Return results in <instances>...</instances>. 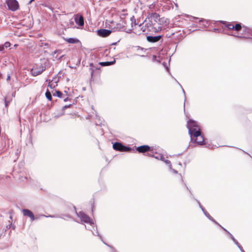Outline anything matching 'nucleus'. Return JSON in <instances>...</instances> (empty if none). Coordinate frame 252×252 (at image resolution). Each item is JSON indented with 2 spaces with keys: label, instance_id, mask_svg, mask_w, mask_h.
Instances as JSON below:
<instances>
[{
  "label": "nucleus",
  "instance_id": "5",
  "mask_svg": "<svg viewBox=\"0 0 252 252\" xmlns=\"http://www.w3.org/2000/svg\"><path fill=\"white\" fill-rule=\"evenodd\" d=\"M152 21L155 22L157 25L161 27V26H166L169 24V20L166 17H150Z\"/></svg>",
  "mask_w": 252,
  "mask_h": 252
},
{
  "label": "nucleus",
  "instance_id": "21",
  "mask_svg": "<svg viewBox=\"0 0 252 252\" xmlns=\"http://www.w3.org/2000/svg\"><path fill=\"white\" fill-rule=\"evenodd\" d=\"M227 232L229 234L231 239L235 243V244L238 246V248H240V246H241L238 242V241L235 239V238L233 237V236L231 233H230L229 232H228V231H227Z\"/></svg>",
  "mask_w": 252,
  "mask_h": 252
},
{
  "label": "nucleus",
  "instance_id": "34",
  "mask_svg": "<svg viewBox=\"0 0 252 252\" xmlns=\"http://www.w3.org/2000/svg\"><path fill=\"white\" fill-rule=\"evenodd\" d=\"M42 216L46 217H48V216H45V215H42ZM48 217H53L52 216H49Z\"/></svg>",
  "mask_w": 252,
  "mask_h": 252
},
{
  "label": "nucleus",
  "instance_id": "36",
  "mask_svg": "<svg viewBox=\"0 0 252 252\" xmlns=\"http://www.w3.org/2000/svg\"><path fill=\"white\" fill-rule=\"evenodd\" d=\"M58 52V51H55V52H54V53H55V54H56V53H57Z\"/></svg>",
  "mask_w": 252,
  "mask_h": 252
},
{
  "label": "nucleus",
  "instance_id": "37",
  "mask_svg": "<svg viewBox=\"0 0 252 252\" xmlns=\"http://www.w3.org/2000/svg\"><path fill=\"white\" fill-rule=\"evenodd\" d=\"M9 218H10V219H12V216H10Z\"/></svg>",
  "mask_w": 252,
  "mask_h": 252
},
{
  "label": "nucleus",
  "instance_id": "10",
  "mask_svg": "<svg viewBox=\"0 0 252 252\" xmlns=\"http://www.w3.org/2000/svg\"><path fill=\"white\" fill-rule=\"evenodd\" d=\"M113 147L115 150L121 152H128L130 150L129 147L125 146L121 143L118 142L115 143L113 145Z\"/></svg>",
  "mask_w": 252,
  "mask_h": 252
},
{
  "label": "nucleus",
  "instance_id": "22",
  "mask_svg": "<svg viewBox=\"0 0 252 252\" xmlns=\"http://www.w3.org/2000/svg\"><path fill=\"white\" fill-rule=\"evenodd\" d=\"M45 96H46V98L49 100H51V99H52V95H51V93L48 90H47L46 91V92L45 93Z\"/></svg>",
  "mask_w": 252,
  "mask_h": 252
},
{
  "label": "nucleus",
  "instance_id": "13",
  "mask_svg": "<svg viewBox=\"0 0 252 252\" xmlns=\"http://www.w3.org/2000/svg\"><path fill=\"white\" fill-rule=\"evenodd\" d=\"M161 38V35L158 36H147V40L150 42L155 43L159 41Z\"/></svg>",
  "mask_w": 252,
  "mask_h": 252
},
{
  "label": "nucleus",
  "instance_id": "4",
  "mask_svg": "<svg viewBox=\"0 0 252 252\" xmlns=\"http://www.w3.org/2000/svg\"><path fill=\"white\" fill-rule=\"evenodd\" d=\"M187 127L189 129V135L192 134L196 131L200 130V127L197 123L192 120H189L188 122Z\"/></svg>",
  "mask_w": 252,
  "mask_h": 252
},
{
  "label": "nucleus",
  "instance_id": "38",
  "mask_svg": "<svg viewBox=\"0 0 252 252\" xmlns=\"http://www.w3.org/2000/svg\"><path fill=\"white\" fill-rule=\"evenodd\" d=\"M11 225V223L10 224V225L9 226L8 228H10V226Z\"/></svg>",
  "mask_w": 252,
  "mask_h": 252
},
{
  "label": "nucleus",
  "instance_id": "15",
  "mask_svg": "<svg viewBox=\"0 0 252 252\" xmlns=\"http://www.w3.org/2000/svg\"><path fill=\"white\" fill-rule=\"evenodd\" d=\"M197 202L199 205L200 208L203 212L204 215L211 220L214 222L216 223H218L215 220L209 215V214L205 210V209L202 206L199 201H197Z\"/></svg>",
  "mask_w": 252,
  "mask_h": 252
},
{
  "label": "nucleus",
  "instance_id": "28",
  "mask_svg": "<svg viewBox=\"0 0 252 252\" xmlns=\"http://www.w3.org/2000/svg\"><path fill=\"white\" fill-rule=\"evenodd\" d=\"M96 234H94V233H93V234H94V235H97L98 236H99V238L102 240L101 236H100V235H99V233H98V232L97 231H96Z\"/></svg>",
  "mask_w": 252,
  "mask_h": 252
},
{
  "label": "nucleus",
  "instance_id": "26",
  "mask_svg": "<svg viewBox=\"0 0 252 252\" xmlns=\"http://www.w3.org/2000/svg\"><path fill=\"white\" fill-rule=\"evenodd\" d=\"M5 49V48L3 45H0V52H4Z\"/></svg>",
  "mask_w": 252,
  "mask_h": 252
},
{
  "label": "nucleus",
  "instance_id": "7",
  "mask_svg": "<svg viewBox=\"0 0 252 252\" xmlns=\"http://www.w3.org/2000/svg\"><path fill=\"white\" fill-rule=\"evenodd\" d=\"M77 216L80 219L81 221L90 224V225L94 224V221L93 219L90 218L88 215L85 214L83 212H79V213H76Z\"/></svg>",
  "mask_w": 252,
  "mask_h": 252
},
{
  "label": "nucleus",
  "instance_id": "31",
  "mask_svg": "<svg viewBox=\"0 0 252 252\" xmlns=\"http://www.w3.org/2000/svg\"><path fill=\"white\" fill-rule=\"evenodd\" d=\"M239 249H240V250L241 251V252H245L243 250V248H242V246H240V248H239Z\"/></svg>",
  "mask_w": 252,
  "mask_h": 252
},
{
  "label": "nucleus",
  "instance_id": "30",
  "mask_svg": "<svg viewBox=\"0 0 252 252\" xmlns=\"http://www.w3.org/2000/svg\"><path fill=\"white\" fill-rule=\"evenodd\" d=\"M10 79V75H8L7 76L6 80H7V81H8Z\"/></svg>",
  "mask_w": 252,
  "mask_h": 252
},
{
  "label": "nucleus",
  "instance_id": "1",
  "mask_svg": "<svg viewBox=\"0 0 252 252\" xmlns=\"http://www.w3.org/2000/svg\"><path fill=\"white\" fill-rule=\"evenodd\" d=\"M148 19L150 23H147V21L146 20L143 23V25H144L142 27L141 29L143 32L149 31L156 32L161 30L162 27L157 25L155 22L152 21V18L148 17Z\"/></svg>",
  "mask_w": 252,
  "mask_h": 252
},
{
  "label": "nucleus",
  "instance_id": "42",
  "mask_svg": "<svg viewBox=\"0 0 252 252\" xmlns=\"http://www.w3.org/2000/svg\"><path fill=\"white\" fill-rule=\"evenodd\" d=\"M155 14H153L152 16H155Z\"/></svg>",
  "mask_w": 252,
  "mask_h": 252
},
{
  "label": "nucleus",
  "instance_id": "33",
  "mask_svg": "<svg viewBox=\"0 0 252 252\" xmlns=\"http://www.w3.org/2000/svg\"><path fill=\"white\" fill-rule=\"evenodd\" d=\"M67 100H68V97H66V98H65V99H64V101H66Z\"/></svg>",
  "mask_w": 252,
  "mask_h": 252
},
{
  "label": "nucleus",
  "instance_id": "9",
  "mask_svg": "<svg viewBox=\"0 0 252 252\" xmlns=\"http://www.w3.org/2000/svg\"><path fill=\"white\" fill-rule=\"evenodd\" d=\"M148 155L150 157H153L156 159H159L161 161H164L165 162V163L166 164L168 165L170 169H171L172 165H171L170 161L167 159L165 160L164 157L162 155L160 154H157V153L156 154V155H153L150 153H148Z\"/></svg>",
  "mask_w": 252,
  "mask_h": 252
},
{
  "label": "nucleus",
  "instance_id": "25",
  "mask_svg": "<svg viewBox=\"0 0 252 252\" xmlns=\"http://www.w3.org/2000/svg\"><path fill=\"white\" fill-rule=\"evenodd\" d=\"M11 44L9 42H6L4 44V47H5V49L9 47L10 46Z\"/></svg>",
  "mask_w": 252,
  "mask_h": 252
},
{
  "label": "nucleus",
  "instance_id": "2",
  "mask_svg": "<svg viewBox=\"0 0 252 252\" xmlns=\"http://www.w3.org/2000/svg\"><path fill=\"white\" fill-rule=\"evenodd\" d=\"M220 22L223 23L225 27L228 29L233 30L236 32L240 31L242 27L245 28V31L246 32H249L250 29L245 27H242L240 23H237L236 22H228L226 21H220Z\"/></svg>",
  "mask_w": 252,
  "mask_h": 252
},
{
  "label": "nucleus",
  "instance_id": "23",
  "mask_svg": "<svg viewBox=\"0 0 252 252\" xmlns=\"http://www.w3.org/2000/svg\"><path fill=\"white\" fill-rule=\"evenodd\" d=\"M53 95H57L58 97L61 98L62 96V93L59 91H57L54 94H53Z\"/></svg>",
  "mask_w": 252,
  "mask_h": 252
},
{
  "label": "nucleus",
  "instance_id": "17",
  "mask_svg": "<svg viewBox=\"0 0 252 252\" xmlns=\"http://www.w3.org/2000/svg\"><path fill=\"white\" fill-rule=\"evenodd\" d=\"M64 39L68 43L76 44L79 43L81 45V43L79 39L76 38H64Z\"/></svg>",
  "mask_w": 252,
  "mask_h": 252
},
{
  "label": "nucleus",
  "instance_id": "27",
  "mask_svg": "<svg viewBox=\"0 0 252 252\" xmlns=\"http://www.w3.org/2000/svg\"><path fill=\"white\" fill-rule=\"evenodd\" d=\"M4 102H5V106L6 107H7L8 106V103H9V101H7L6 100V98H5Z\"/></svg>",
  "mask_w": 252,
  "mask_h": 252
},
{
  "label": "nucleus",
  "instance_id": "6",
  "mask_svg": "<svg viewBox=\"0 0 252 252\" xmlns=\"http://www.w3.org/2000/svg\"><path fill=\"white\" fill-rule=\"evenodd\" d=\"M45 69L46 66L42 64L34 66L31 70L32 74L33 76H36L41 74Z\"/></svg>",
  "mask_w": 252,
  "mask_h": 252
},
{
  "label": "nucleus",
  "instance_id": "41",
  "mask_svg": "<svg viewBox=\"0 0 252 252\" xmlns=\"http://www.w3.org/2000/svg\"><path fill=\"white\" fill-rule=\"evenodd\" d=\"M183 91L184 93L185 94V91L184 90H183Z\"/></svg>",
  "mask_w": 252,
  "mask_h": 252
},
{
  "label": "nucleus",
  "instance_id": "24",
  "mask_svg": "<svg viewBox=\"0 0 252 252\" xmlns=\"http://www.w3.org/2000/svg\"><path fill=\"white\" fill-rule=\"evenodd\" d=\"M56 83H57V82H55L54 83L49 82V83L48 84V87L51 89L54 88L56 87V86H57Z\"/></svg>",
  "mask_w": 252,
  "mask_h": 252
},
{
  "label": "nucleus",
  "instance_id": "18",
  "mask_svg": "<svg viewBox=\"0 0 252 252\" xmlns=\"http://www.w3.org/2000/svg\"><path fill=\"white\" fill-rule=\"evenodd\" d=\"M75 19H73V17L69 19L68 23L67 24L68 28H76V24H75Z\"/></svg>",
  "mask_w": 252,
  "mask_h": 252
},
{
  "label": "nucleus",
  "instance_id": "32",
  "mask_svg": "<svg viewBox=\"0 0 252 252\" xmlns=\"http://www.w3.org/2000/svg\"><path fill=\"white\" fill-rule=\"evenodd\" d=\"M173 171L174 172V173H177V171L175 170H174V169H172Z\"/></svg>",
  "mask_w": 252,
  "mask_h": 252
},
{
  "label": "nucleus",
  "instance_id": "3",
  "mask_svg": "<svg viewBox=\"0 0 252 252\" xmlns=\"http://www.w3.org/2000/svg\"><path fill=\"white\" fill-rule=\"evenodd\" d=\"M190 141L192 143H195L199 145L204 144V138L201 134V131L198 130L195 131L192 134L190 135Z\"/></svg>",
  "mask_w": 252,
  "mask_h": 252
},
{
  "label": "nucleus",
  "instance_id": "11",
  "mask_svg": "<svg viewBox=\"0 0 252 252\" xmlns=\"http://www.w3.org/2000/svg\"><path fill=\"white\" fill-rule=\"evenodd\" d=\"M112 31L107 29H100L97 31V34L102 37H105L109 36Z\"/></svg>",
  "mask_w": 252,
  "mask_h": 252
},
{
  "label": "nucleus",
  "instance_id": "12",
  "mask_svg": "<svg viewBox=\"0 0 252 252\" xmlns=\"http://www.w3.org/2000/svg\"><path fill=\"white\" fill-rule=\"evenodd\" d=\"M22 212L23 215L30 217L32 221H33L35 220V217L33 214L30 210L28 209H23Z\"/></svg>",
  "mask_w": 252,
  "mask_h": 252
},
{
  "label": "nucleus",
  "instance_id": "20",
  "mask_svg": "<svg viewBox=\"0 0 252 252\" xmlns=\"http://www.w3.org/2000/svg\"><path fill=\"white\" fill-rule=\"evenodd\" d=\"M130 21H131V24L132 27H133V25L134 26H136L137 25H139V26H140L141 25V24H139L138 23H136L135 19H134V17H131L130 18Z\"/></svg>",
  "mask_w": 252,
  "mask_h": 252
},
{
  "label": "nucleus",
  "instance_id": "39",
  "mask_svg": "<svg viewBox=\"0 0 252 252\" xmlns=\"http://www.w3.org/2000/svg\"><path fill=\"white\" fill-rule=\"evenodd\" d=\"M222 228L223 229V230H224L225 231H227L226 230L225 228H224L223 227H222Z\"/></svg>",
  "mask_w": 252,
  "mask_h": 252
},
{
  "label": "nucleus",
  "instance_id": "35",
  "mask_svg": "<svg viewBox=\"0 0 252 252\" xmlns=\"http://www.w3.org/2000/svg\"><path fill=\"white\" fill-rule=\"evenodd\" d=\"M34 0H31L29 2V3H31L33 1H34Z\"/></svg>",
  "mask_w": 252,
  "mask_h": 252
},
{
  "label": "nucleus",
  "instance_id": "16",
  "mask_svg": "<svg viewBox=\"0 0 252 252\" xmlns=\"http://www.w3.org/2000/svg\"><path fill=\"white\" fill-rule=\"evenodd\" d=\"M137 151L139 153H145L150 150V147L148 145H143L138 147L136 149Z\"/></svg>",
  "mask_w": 252,
  "mask_h": 252
},
{
  "label": "nucleus",
  "instance_id": "29",
  "mask_svg": "<svg viewBox=\"0 0 252 252\" xmlns=\"http://www.w3.org/2000/svg\"><path fill=\"white\" fill-rule=\"evenodd\" d=\"M70 104L68 105H65L63 107V109H66L68 107H69L70 106Z\"/></svg>",
  "mask_w": 252,
  "mask_h": 252
},
{
  "label": "nucleus",
  "instance_id": "14",
  "mask_svg": "<svg viewBox=\"0 0 252 252\" xmlns=\"http://www.w3.org/2000/svg\"><path fill=\"white\" fill-rule=\"evenodd\" d=\"M73 19H75V24H76V28L77 26H83L84 24L83 17H73Z\"/></svg>",
  "mask_w": 252,
  "mask_h": 252
},
{
  "label": "nucleus",
  "instance_id": "40",
  "mask_svg": "<svg viewBox=\"0 0 252 252\" xmlns=\"http://www.w3.org/2000/svg\"><path fill=\"white\" fill-rule=\"evenodd\" d=\"M45 45H48L47 43H45Z\"/></svg>",
  "mask_w": 252,
  "mask_h": 252
},
{
  "label": "nucleus",
  "instance_id": "19",
  "mask_svg": "<svg viewBox=\"0 0 252 252\" xmlns=\"http://www.w3.org/2000/svg\"><path fill=\"white\" fill-rule=\"evenodd\" d=\"M115 63V60L114 59L113 61L112 62H100L99 64L102 66H108L114 64Z\"/></svg>",
  "mask_w": 252,
  "mask_h": 252
},
{
  "label": "nucleus",
  "instance_id": "8",
  "mask_svg": "<svg viewBox=\"0 0 252 252\" xmlns=\"http://www.w3.org/2000/svg\"><path fill=\"white\" fill-rule=\"evenodd\" d=\"M6 3L9 10L15 11L19 8L18 2L16 0H7Z\"/></svg>",
  "mask_w": 252,
  "mask_h": 252
}]
</instances>
